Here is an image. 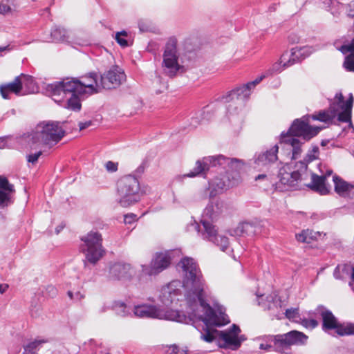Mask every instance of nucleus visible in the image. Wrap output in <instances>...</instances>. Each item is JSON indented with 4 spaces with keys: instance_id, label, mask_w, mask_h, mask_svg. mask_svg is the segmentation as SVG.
I'll return each instance as SVG.
<instances>
[{
    "instance_id": "nucleus-1",
    "label": "nucleus",
    "mask_w": 354,
    "mask_h": 354,
    "mask_svg": "<svg viewBox=\"0 0 354 354\" xmlns=\"http://www.w3.org/2000/svg\"><path fill=\"white\" fill-rule=\"evenodd\" d=\"M184 272L183 287L189 313L194 318L202 320L205 327L201 338L206 342L219 340V335L211 326H221L230 322L224 313L217 315L214 309L205 301L209 297V291L202 272L192 258L186 257L180 261Z\"/></svg>"
},
{
    "instance_id": "nucleus-2",
    "label": "nucleus",
    "mask_w": 354,
    "mask_h": 354,
    "mask_svg": "<svg viewBox=\"0 0 354 354\" xmlns=\"http://www.w3.org/2000/svg\"><path fill=\"white\" fill-rule=\"evenodd\" d=\"M46 91L53 100H59V96L63 95L65 92L84 93L86 95L99 93L102 91V85L97 74L91 73L80 79L67 77L50 84L47 86Z\"/></svg>"
},
{
    "instance_id": "nucleus-3",
    "label": "nucleus",
    "mask_w": 354,
    "mask_h": 354,
    "mask_svg": "<svg viewBox=\"0 0 354 354\" xmlns=\"http://www.w3.org/2000/svg\"><path fill=\"white\" fill-rule=\"evenodd\" d=\"M309 116L294 120L288 132L281 135V143H284L292 150V158L297 159L301 153V147L305 142L316 136L322 127L309 125Z\"/></svg>"
},
{
    "instance_id": "nucleus-4",
    "label": "nucleus",
    "mask_w": 354,
    "mask_h": 354,
    "mask_svg": "<svg viewBox=\"0 0 354 354\" xmlns=\"http://www.w3.org/2000/svg\"><path fill=\"white\" fill-rule=\"evenodd\" d=\"M244 165L243 160L238 158H230L223 155L204 157L202 160L196 162L195 167L188 174H185V177L193 178L197 176L206 177L207 172L212 167H221L226 170L227 174L229 171L236 172L241 169Z\"/></svg>"
},
{
    "instance_id": "nucleus-5",
    "label": "nucleus",
    "mask_w": 354,
    "mask_h": 354,
    "mask_svg": "<svg viewBox=\"0 0 354 354\" xmlns=\"http://www.w3.org/2000/svg\"><path fill=\"white\" fill-rule=\"evenodd\" d=\"M65 135V131L58 122H42L37 125L35 131L28 136L32 144L43 142L48 146L58 143Z\"/></svg>"
},
{
    "instance_id": "nucleus-6",
    "label": "nucleus",
    "mask_w": 354,
    "mask_h": 354,
    "mask_svg": "<svg viewBox=\"0 0 354 354\" xmlns=\"http://www.w3.org/2000/svg\"><path fill=\"white\" fill-rule=\"evenodd\" d=\"M135 316L140 318H156L180 323H186L187 317L178 310L158 308L152 305L136 306L133 310Z\"/></svg>"
},
{
    "instance_id": "nucleus-7",
    "label": "nucleus",
    "mask_w": 354,
    "mask_h": 354,
    "mask_svg": "<svg viewBox=\"0 0 354 354\" xmlns=\"http://www.w3.org/2000/svg\"><path fill=\"white\" fill-rule=\"evenodd\" d=\"M140 183L136 177L129 175L121 178L117 183L120 205L127 207L137 203L140 198Z\"/></svg>"
},
{
    "instance_id": "nucleus-8",
    "label": "nucleus",
    "mask_w": 354,
    "mask_h": 354,
    "mask_svg": "<svg viewBox=\"0 0 354 354\" xmlns=\"http://www.w3.org/2000/svg\"><path fill=\"white\" fill-rule=\"evenodd\" d=\"M81 241L83 243L80 245V250L85 255L86 261L95 264L104 254L101 234L91 231L82 236Z\"/></svg>"
},
{
    "instance_id": "nucleus-9",
    "label": "nucleus",
    "mask_w": 354,
    "mask_h": 354,
    "mask_svg": "<svg viewBox=\"0 0 354 354\" xmlns=\"http://www.w3.org/2000/svg\"><path fill=\"white\" fill-rule=\"evenodd\" d=\"M266 339L273 343L274 351L283 353L292 346L305 345L308 337L302 332L293 330L283 334L268 335Z\"/></svg>"
},
{
    "instance_id": "nucleus-10",
    "label": "nucleus",
    "mask_w": 354,
    "mask_h": 354,
    "mask_svg": "<svg viewBox=\"0 0 354 354\" xmlns=\"http://www.w3.org/2000/svg\"><path fill=\"white\" fill-rule=\"evenodd\" d=\"M307 164L304 161H299L295 164V169L286 165L279 169L277 187L283 191V189L294 187L303 179V176L307 171Z\"/></svg>"
},
{
    "instance_id": "nucleus-11",
    "label": "nucleus",
    "mask_w": 354,
    "mask_h": 354,
    "mask_svg": "<svg viewBox=\"0 0 354 354\" xmlns=\"http://www.w3.org/2000/svg\"><path fill=\"white\" fill-rule=\"evenodd\" d=\"M354 98L352 93L344 100V96L341 92L337 93L330 102V108L337 120L341 122H348L349 127L353 128L351 122L352 108Z\"/></svg>"
},
{
    "instance_id": "nucleus-12",
    "label": "nucleus",
    "mask_w": 354,
    "mask_h": 354,
    "mask_svg": "<svg viewBox=\"0 0 354 354\" xmlns=\"http://www.w3.org/2000/svg\"><path fill=\"white\" fill-rule=\"evenodd\" d=\"M162 67L165 73L170 77H174L182 68L178 64L177 39L175 37H170L166 43L163 53Z\"/></svg>"
},
{
    "instance_id": "nucleus-13",
    "label": "nucleus",
    "mask_w": 354,
    "mask_h": 354,
    "mask_svg": "<svg viewBox=\"0 0 354 354\" xmlns=\"http://www.w3.org/2000/svg\"><path fill=\"white\" fill-rule=\"evenodd\" d=\"M215 332L219 335L220 346L223 348L236 350L245 339L244 335H239L241 329L236 324H233L227 330L223 331L216 330Z\"/></svg>"
},
{
    "instance_id": "nucleus-14",
    "label": "nucleus",
    "mask_w": 354,
    "mask_h": 354,
    "mask_svg": "<svg viewBox=\"0 0 354 354\" xmlns=\"http://www.w3.org/2000/svg\"><path fill=\"white\" fill-rule=\"evenodd\" d=\"M279 147L274 145L270 149H266L256 153L254 160V169L259 171L267 172L272 165L278 160Z\"/></svg>"
},
{
    "instance_id": "nucleus-15",
    "label": "nucleus",
    "mask_w": 354,
    "mask_h": 354,
    "mask_svg": "<svg viewBox=\"0 0 354 354\" xmlns=\"http://www.w3.org/2000/svg\"><path fill=\"white\" fill-rule=\"evenodd\" d=\"M125 80V74L118 66H113L100 76L102 89H113L118 87Z\"/></svg>"
},
{
    "instance_id": "nucleus-16",
    "label": "nucleus",
    "mask_w": 354,
    "mask_h": 354,
    "mask_svg": "<svg viewBox=\"0 0 354 354\" xmlns=\"http://www.w3.org/2000/svg\"><path fill=\"white\" fill-rule=\"evenodd\" d=\"M170 254L168 252L157 253L152 259L150 266H142V272L147 275H156L165 270L171 263Z\"/></svg>"
},
{
    "instance_id": "nucleus-17",
    "label": "nucleus",
    "mask_w": 354,
    "mask_h": 354,
    "mask_svg": "<svg viewBox=\"0 0 354 354\" xmlns=\"http://www.w3.org/2000/svg\"><path fill=\"white\" fill-rule=\"evenodd\" d=\"M180 281H173L167 286L162 288L159 296L160 301L165 306H171L174 301H178V296L180 295Z\"/></svg>"
},
{
    "instance_id": "nucleus-18",
    "label": "nucleus",
    "mask_w": 354,
    "mask_h": 354,
    "mask_svg": "<svg viewBox=\"0 0 354 354\" xmlns=\"http://www.w3.org/2000/svg\"><path fill=\"white\" fill-rule=\"evenodd\" d=\"M240 182V176L237 174L233 175L232 178L229 174L223 176L221 178L216 177L209 183V186L213 189L216 194L223 192L230 187L236 186Z\"/></svg>"
},
{
    "instance_id": "nucleus-19",
    "label": "nucleus",
    "mask_w": 354,
    "mask_h": 354,
    "mask_svg": "<svg viewBox=\"0 0 354 354\" xmlns=\"http://www.w3.org/2000/svg\"><path fill=\"white\" fill-rule=\"evenodd\" d=\"M300 50V49L296 47L292 48L290 52L286 51L283 53L280 57L279 62H277L273 65V70L275 71H281L299 62L301 55Z\"/></svg>"
},
{
    "instance_id": "nucleus-20",
    "label": "nucleus",
    "mask_w": 354,
    "mask_h": 354,
    "mask_svg": "<svg viewBox=\"0 0 354 354\" xmlns=\"http://www.w3.org/2000/svg\"><path fill=\"white\" fill-rule=\"evenodd\" d=\"M134 274L130 264L118 262L109 267V277L113 280L129 279Z\"/></svg>"
},
{
    "instance_id": "nucleus-21",
    "label": "nucleus",
    "mask_w": 354,
    "mask_h": 354,
    "mask_svg": "<svg viewBox=\"0 0 354 354\" xmlns=\"http://www.w3.org/2000/svg\"><path fill=\"white\" fill-rule=\"evenodd\" d=\"M317 312L320 315L322 319V328L324 331L335 329L337 333L339 327L341 325L333 315L332 312L325 307L321 306L317 308Z\"/></svg>"
},
{
    "instance_id": "nucleus-22",
    "label": "nucleus",
    "mask_w": 354,
    "mask_h": 354,
    "mask_svg": "<svg viewBox=\"0 0 354 354\" xmlns=\"http://www.w3.org/2000/svg\"><path fill=\"white\" fill-rule=\"evenodd\" d=\"M15 192L14 185L6 177L0 176V207H7L12 203L11 196Z\"/></svg>"
},
{
    "instance_id": "nucleus-23",
    "label": "nucleus",
    "mask_w": 354,
    "mask_h": 354,
    "mask_svg": "<svg viewBox=\"0 0 354 354\" xmlns=\"http://www.w3.org/2000/svg\"><path fill=\"white\" fill-rule=\"evenodd\" d=\"M0 93L3 99H11L12 95H22L19 77H16L12 82L0 85Z\"/></svg>"
},
{
    "instance_id": "nucleus-24",
    "label": "nucleus",
    "mask_w": 354,
    "mask_h": 354,
    "mask_svg": "<svg viewBox=\"0 0 354 354\" xmlns=\"http://www.w3.org/2000/svg\"><path fill=\"white\" fill-rule=\"evenodd\" d=\"M307 187L320 195H326L330 192L329 187L326 183V176H318L314 173L311 174V182Z\"/></svg>"
},
{
    "instance_id": "nucleus-25",
    "label": "nucleus",
    "mask_w": 354,
    "mask_h": 354,
    "mask_svg": "<svg viewBox=\"0 0 354 354\" xmlns=\"http://www.w3.org/2000/svg\"><path fill=\"white\" fill-rule=\"evenodd\" d=\"M84 93H75V92H65L63 95H60L59 100H54L56 102H61L65 98H67V106L68 109L78 111L81 109V97H84Z\"/></svg>"
},
{
    "instance_id": "nucleus-26",
    "label": "nucleus",
    "mask_w": 354,
    "mask_h": 354,
    "mask_svg": "<svg viewBox=\"0 0 354 354\" xmlns=\"http://www.w3.org/2000/svg\"><path fill=\"white\" fill-rule=\"evenodd\" d=\"M17 77L19 79L22 95L33 93L37 91V86L32 76L22 73Z\"/></svg>"
},
{
    "instance_id": "nucleus-27",
    "label": "nucleus",
    "mask_w": 354,
    "mask_h": 354,
    "mask_svg": "<svg viewBox=\"0 0 354 354\" xmlns=\"http://www.w3.org/2000/svg\"><path fill=\"white\" fill-rule=\"evenodd\" d=\"M251 90L247 84H244L242 86L237 87L235 89L231 91L229 94L225 97V102H228L232 100H241L244 101L248 99L250 95Z\"/></svg>"
},
{
    "instance_id": "nucleus-28",
    "label": "nucleus",
    "mask_w": 354,
    "mask_h": 354,
    "mask_svg": "<svg viewBox=\"0 0 354 354\" xmlns=\"http://www.w3.org/2000/svg\"><path fill=\"white\" fill-rule=\"evenodd\" d=\"M333 180L335 185V191L341 196H348L354 186L337 175L333 176Z\"/></svg>"
},
{
    "instance_id": "nucleus-29",
    "label": "nucleus",
    "mask_w": 354,
    "mask_h": 354,
    "mask_svg": "<svg viewBox=\"0 0 354 354\" xmlns=\"http://www.w3.org/2000/svg\"><path fill=\"white\" fill-rule=\"evenodd\" d=\"M201 223L204 229V232L202 233L203 239H207L212 242L218 241L217 230L215 226L205 219L201 220Z\"/></svg>"
},
{
    "instance_id": "nucleus-30",
    "label": "nucleus",
    "mask_w": 354,
    "mask_h": 354,
    "mask_svg": "<svg viewBox=\"0 0 354 354\" xmlns=\"http://www.w3.org/2000/svg\"><path fill=\"white\" fill-rule=\"evenodd\" d=\"M256 231V227L254 225L250 223H243L239 224L232 230L233 234L232 235L241 236L245 234L249 235Z\"/></svg>"
},
{
    "instance_id": "nucleus-31",
    "label": "nucleus",
    "mask_w": 354,
    "mask_h": 354,
    "mask_svg": "<svg viewBox=\"0 0 354 354\" xmlns=\"http://www.w3.org/2000/svg\"><path fill=\"white\" fill-rule=\"evenodd\" d=\"M50 37L53 41L55 42H68L69 36L67 31L60 27H54L50 32Z\"/></svg>"
},
{
    "instance_id": "nucleus-32",
    "label": "nucleus",
    "mask_w": 354,
    "mask_h": 354,
    "mask_svg": "<svg viewBox=\"0 0 354 354\" xmlns=\"http://www.w3.org/2000/svg\"><path fill=\"white\" fill-rule=\"evenodd\" d=\"M311 118L313 120H319L328 123L331 122L336 117L331 111V109L329 107L328 110L321 111L318 114L312 115Z\"/></svg>"
},
{
    "instance_id": "nucleus-33",
    "label": "nucleus",
    "mask_w": 354,
    "mask_h": 354,
    "mask_svg": "<svg viewBox=\"0 0 354 354\" xmlns=\"http://www.w3.org/2000/svg\"><path fill=\"white\" fill-rule=\"evenodd\" d=\"M112 308L115 313L121 317H125L131 314V308L124 302L115 301L113 302Z\"/></svg>"
},
{
    "instance_id": "nucleus-34",
    "label": "nucleus",
    "mask_w": 354,
    "mask_h": 354,
    "mask_svg": "<svg viewBox=\"0 0 354 354\" xmlns=\"http://www.w3.org/2000/svg\"><path fill=\"white\" fill-rule=\"evenodd\" d=\"M296 239L299 242L310 243L315 239V233L312 230H303L301 233L296 234Z\"/></svg>"
},
{
    "instance_id": "nucleus-35",
    "label": "nucleus",
    "mask_w": 354,
    "mask_h": 354,
    "mask_svg": "<svg viewBox=\"0 0 354 354\" xmlns=\"http://www.w3.org/2000/svg\"><path fill=\"white\" fill-rule=\"evenodd\" d=\"M337 334L340 336L344 335H354V324L348 323L346 324H342L339 327Z\"/></svg>"
},
{
    "instance_id": "nucleus-36",
    "label": "nucleus",
    "mask_w": 354,
    "mask_h": 354,
    "mask_svg": "<svg viewBox=\"0 0 354 354\" xmlns=\"http://www.w3.org/2000/svg\"><path fill=\"white\" fill-rule=\"evenodd\" d=\"M286 317L288 318L289 320L295 322H299V319L300 318L299 315V308H288L285 312Z\"/></svg>"
},
{
    "instance_id": "nucleus-37",
    "label": "nucleus",
    "mask_w": 354,
    "mask_h": 354,
    "mask_svg": "<svg viewBox=\"0 0 354 354\" xmlns=\"http://www.w3.org/2000/svg\"><path fill=\"white\" fill-rule=\"evenodd\" d=\"M44 340H34L32 342H30L24 346V348L25 350V352H31L30 354L33 353V351L37 349L39 346H40L41 344L44 343ZM35 353V352H34ZM35 354H37L35 353Z\"/></svg>"
},
{
    "instance_id": "nucleus-38",
    "label": "nucleus",
    "mask_w": 354,
    "mask_h": 354,
    "mask_svg": "<svg viewBox=\"0 0 354 354\" xmlns=\"http://www.w3.org/2000/svg\"><path fill=\"white\" fill-rule=\"evenodd\" d=\"M218 241L213 242L216 245L219 246L222 251H225L228 248L229 241L228 239L222 235H218Z\"/></svg>"
},
{
    "instance_id": "nucleus-39",
    "label": "nucleus",
    "mask_w": 354,
    "mask_h": 354,
    "mask_svg": "<svg viewBox=\"0 0 354 354\" xmlns=\"http://www.w3.org/2000/svg\"><path fill=\"white\" fill-rule=\"evenodd\" d=\"M127 33L124 30L118 32L115 35V40L122 47L128 46V42H127V39H125L124 38V37H127Z\"/></svg>"
},
{
    "instance_id": "nucleus-40",
    "label": "nucleus",
    "mask_w": 354,
    "mask_h": 354,
    "mask_svg": "<svg viewBox=\"0 0 354 354\" xmlns=\"http://www.w3.org/2000/svg\"><path fill=\"white\" fill-rule=\"evenodd\" d=\"M353 58H354V57L352 55V53L345 58L343 65L348 71L354 72V60Z\"/></svg>"
},
{
    "instance_id": "nucleus-41",
    "label": "nucleus",
    "mask_w": 354,
    "mask_h": 354,
    "mask_svg": "<svg viewBox=\"0 0 354 354\" xmlns=\"http://www.w3.org/2000/svg\"><path fill=\"white\" fill-rule=\"evenodd\" d=\"M13 141L14 139L12 136L0 138V149L12 147Z\"/></svg>"
},
{
    "instance_id": "nucleus-42",
    "label": "nucleus",
    "mask_w": 354,
    "mask_h": 354,
    "mask_svg": "<svg viewBox=\"0 0 354 354\" xmlns=\"http://www.w3.org/2000/svg\"><path fill=\"white\" fill-rule=\"evenodd\" d=\"M299 322L303 326L306 328H314L318 325V322L315 319H301V317L299 319Z\"/></svg>"
},
{
    "instance_id": "nucleus-43",
    "label": "nucleus",
    "mask_w": 354,
    "mask_h": 354,
    "mask_svg": "<svg viewBox=\"0 0 354 354\" xmlns=\"http://www.w3.org/2000/svg\"><path fill=\"white\" fill-rule=\"evenodd\" d=\"M319 154V148L317 146H314L310 151H309L306 156V159L305 160V162H310L313 160L317 159L318 158Z\"/></svg>"
},
{
    "instance_id": "nucleus-44",
    "label": "nucleus",
    "mask_w": 354,
    "mask_h": 354,
    "mask_svg": "<svg viewBox=\"0 0 354 354\" xmlns=\"http://www.w3.org/2000/svg\"><path fill=\"white\" fill-rule=\"evenodd\" d=\"M343 54L352 53L354 57V39L351 41V44L342 45L339 49Z\"/></svg>"
},
{
    "instance_id": "nucleus-45",
    "label": "nucleus",
    "mask_w": 354,
    "mask_h": 354,
    "mask_svg": "<svg viewBox=\"0 0 354 354\" xmlns=\"http://www.w3.org/2000/svg\"><path fill=\"white\" fill-rule=\"evenodd\" d=\"M67 295L70 297L71 299H73L75 301H80L84 298V295L81 293L80 291L73 292L69 290V291H68Z\"/></svg>"
},
{
    "instance_id": "nucleus-46",
    "label": "nucleus",
    "mask_w": 354,
    "mask_h": 354,
    "mask_svg": "<svg viewBox=\"0 0 354 354\" xmlns=\"http://www.w3.org/2000/svg\"><path fill=\"white\" fill-rule=\"evenodd\" d=\"M267 337L268 336H266V337H263V339L266 341V344L261 343L259 345V348L262 349V350H266L267 351H270L272 348L274 349V346H273V343L272 342L267 341V339H266Z\"/></svg>"
},
{
    "instance_id": "nucleus-47",
    "label": "nucleus",
    "mask_w": 354,
    "mask_h": 354,
    "mask_svg": "<svg viewBox=\"0 0 354 354\" xmlns=\"http://www.w3.org/2000/svg\"><path fill=\"white\" fill-rule=\"evenodd\" d=\"M118 163L112 161H108L105 165L106 170L110 172L116 171L118 170Z\"/></svg>"
},
{
    "instance_id": "nucleus-48",
    "label": "nucleus",
    "mask_w": 354,
    "mask_h": 354,
    "mask_svg": "<svg viewBox=\"0 0 354 354\" xmlns=\"http://www.w3.org/2000/svg\"><path fill=\"white\" fill-rule=\"evenodd\" d=\"M41 151H39L37 153L30 154L28 156V161L32 164H35L37 162L39 157L41 155Z\"/></svg>"
},
{
    "instance_id": "nucleus-49",
    "label": "nucleus",
    "mask_w": 354,
    "mask_h": 354,
    "mask_svg": "<svg viewBox=\"0 0 354 354\" xmlns=\"http://www.w3.org/2000/svg\"><path fill=\"white\" fill-rule=\"evenodd\" d=\"M172 353L175 354H188V350L187 348H180L176 345H173L171 346Z\"/></svg>"
},
{
    "instance_id": "nucleus-50",
    "label": "nucleus",
    "mask_w": 354,
    "mask_h": 354,
    "mask_svg": "<svg viewBox=\"0 0 354 354\" xmlns=\"http://www.w3.org/2000/svg\"><path fill=\"white\" fill-rule=\"evenodd\" d=\"M264 77H265V75H261L260 77H258L257 78H256L254 81L248 82L246 84L248 86V87L251 90L252 88H254L256 85L259 84L263 80V79Z\"/></svg>"
},
{
    "instance_id": "nucleus-51",
    "label": "nucleus",
    "mask_w": 354,
    "mask_h": 354,
    "mask_svg": "<svg viewBox=\"0 0 354 354\" xmlns=\"http://www.w3.org/2000/svg\"><path fill=\"white\" fill-rule=\"evenodd\" d=\"M136 216L133 214H127L124 216V223L130 224L136 221Z\"/></svg>"
},
{
    "instance_id": "nucleus-52",
    "label": "nucleus",
    "mask_w": 354,
    "mask_h": 354,
    "mask_svg": "<svg viewBox=\"0 0 354 354\" xmlns=\"http://www.w3.org/2000/svg\"><path fill=\"white\" fill-rule=\"evenodd\" d=\"M46 291L51 297L56 296L57 292V289L53 286H48L46 288Z\"/></svg>"
},
{
    "instance_id": "nucleus-53",
    "label": "nucleus",
    "mask_w": 354,
    "mask_h": 354,
    "mask_svg": "<svg viewBox=\"0 0 354 354\" xmlns=\"http://www.w3.org/2000/svg\"><path fill=\"white\" fill-rule=\"evenodd\" d=\"M74 43L77 45L84 46L89 45L90 42L87 39H76Z\"/></svg>"
},
{
    "instance_id": "nucleus-54",
    "label": "nucleus",
    "mask_w": 354,
    "mask_h": 354,
    "mask_svg": "<svg viewBox=\"0 0 354 354\" xmlns=\"http://www.w3.org/2000/svg\"><path fill=\"white\" fill-rule=\"evenodd\" d=\"M92 124V122L91 120L86 122H81L79 123V128L80 130H84L88 127H89Z\"/></svg>"
},
{
    "instance_id": "nucleus-55",
    "label": "nucleus",
    "mask_w": 354,
    "mask_h": 354,
    "mask_svg": "<svg viewBox=\"0 0 354 354\" xmlns=\"http://www.w3.org/2000/svg\"><path fill=\"white\" fill-rule=\"evenodd\" d=\"M288 39L292 43H298L299 41V38L296 35H289Z\"/></svg>"
},
{
    "instance_id": "nucleus-56",
    "label": "nucleus",
    "mask_w": 354,
    "mask_h": 354,
    "mask_svg": "<svg viewBox=\"0 0 354 354\" xmlns=\"http://www.w3.org/2000/svg\"><path fill=\"white\" fill-rule=\"evenodd\" d=\"M8 288H9L8 284H7V283H1L0 284V293L1 294H3L4 292H6L7 291Z\"/></svg>"
},
{
    "instance_id": "nucleus-57",
    "label": "nucleus",
    "mask_w": 354,
    "mask_h": 354,
    "mask_svg": "<svg viewBox=\"0 0 354 354\" xmlns=\"http://www.w3.org/2000/svg\"><path fill=\"white\" fill-rule=\"evenodd\" d=\"M212 205H209L208 206L205 210V213L209 216V217H212Z\"/></svg>"
},
{
    "instance_id": "nucleus-58",
    "label": "nucleus",
    "mask_w": 354,
    "mask_h": 354,
    "mask_svg": "<svg viewBox=\"0 0 354 354\" xmlns=\"http://www.w3.org/2000/svg\"><path fill=\"white\" fill-rule=\"evenodd\" d=\"M267 177L268 176L266 174H259L258 176H257L255 177V180H263V179L267 178Z\"/></svg>"
},
{
    "instance_id": "nucleus-59",
    "label": "nucleus",
    "mask_w": 354,
    "mask_h": 354,
    "mask_svg": "<svg viewBox=\"0 0 354 354\" xmlns=\"http://www.w3.org/2000/svg\"><path fill=\"white\" fill-rule=\"evenodd\" d=\"M191 227H193L198 232H199V225L197 223L194 222V223H192Z\"/></svg>"
},
{
    "instance_id": "nucleus-60",
    "label": "nucleus",
    "mask_w": 354,
    "mask_h": 354,
    "mask_svg": "<svg viewBox=\"0 0 354 354\" xmlns=\"http://www.w3.org/2000/svg\"><path fill=\"white\" fill-rule=\"evenodd\" d=\"M64 226H65L64 225H60L57 226L55 229L56 233L59 234L63 230Z\"/></svg>"
},
{
    "instance_id": "nucleus-61",
    "label": "nucleus",
    "mask_w": 354,
    "mask_h": 354,
    "mask_svg": "<svg viewBox=\"0 0 354 354\" xmlns=\"http://www.w3.org/2000/svg\"><path fill=\"white\" fill-rule=\"evenodd\" d=\"M338 269H339V266H337V267L335 268V271H334V276H335V277L336 279H339V278H340V277H339V274H338V273H337V270H338Z\"/></svg>"
},
{
    "instance_id": "nucleus-62",
    "label": "nucleus",
    "mask_w": 354,
    "mask_h": 354,
    "mask_svg": "<svg viewBox=\"0 0 354 354\" xmlns=\"http://www.w3.org/2000/svg\"><path fill=\"white\" fill-rule=\"evenodd\" d=\"M333 173V171L332 170H328L326 171V174L324 175L326 177V176H329L330 175H331V174Z\"/></svg>"
},
{
    "instance_id": "nucleus-63",
    "label": "nucleus",
    "mask_w": 354,
    "mask_h": 354,
    "mask_svg": "<svg viewBox=\"0 0 354 354\" xmlns=\"http://www.w3.org/2000/svg\"><path fill=\"white\" fill-rule=\"evenodd\" d=\"M351 279L353 281H354V267L353 268L352 270Z\"/></svg>"
},
{
    "instance_id": "nucleus-64",
    "label": "nucleus",
    "mask_w": 354,
    "mask_h": 354,
    "mask_svg": "<svg viewBox=\"0 0 354 354\" xmlns=\"http://www.w3.org/2000/svg\"><path fill=\"white\" fill-rule=\"evenodd\" d=\"M7 48H8V46H5V47L0 46V52L3 51Z\"/></svg>"
}]
</instances>
